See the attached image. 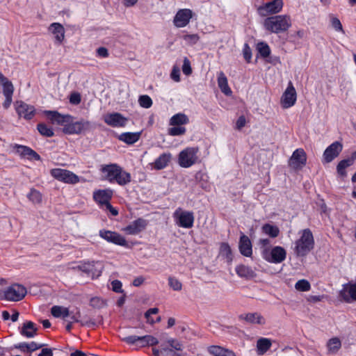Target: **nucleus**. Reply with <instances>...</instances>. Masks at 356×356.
<instances>
[{
    "label": "nucleus",
    "instance_id": "1",
    "mask_svg": "<svg viewBox=\"0 0 356 356\" xmlns=\"http://www.w3.org/2000/svg\"><path fill=\"white\" fill-rule=\"evenodd\" d=\"M102 170L106 174V179L111 183L115 182L120 186H125L131 181L130 173L115 163L106 165L103 166Z\"/></svg>",
    "mask_w": 356,
    "mask_h": 356
},
{
    "label": "nucleus",
    "instance_id": "2",
    "mask_svg": "<svg viewBox=\"0 0 356 356\" xmlns=\"http://www.w3.org/2000/svg\"><path fill=\"white\" fill-rule=\"evenodd\" d=\"M301 235L295 242L294 252L298 257H305L314 248V239L309 229L301 231Z\"/></svg>",
    "mask_w": 356,
    "mask_h": 356
},
{
    "label": "nucleus",
    "instance_id": "3",
    "mask_svg": "<svg viewBox=\"0 0 356 356\" xmlns=\"http://www.w3.org/2000/svg\"><path fill=\"white\" fill-rule=\"evenodd\" d=\"M264 25L266 30L279 33L287 31L291 26V21L290 17L286 15H275L266 18Z\"/></svg>",
    "mask_w": 356,
    "mask_h": 356
},
{
    "label": "nucleus",
    "instance_id": "4",
    "mask_svg": "<svg viewBox=\"0 0 356 356\" xmlns=\"http://www.w3.org/2000/svg\"><path fill=\"white\" fill-rule=\"evenodd\" d=\"M199 148L188 147L181 150L178 155V164L181 168H190L198 162Z\"/></svg>",
    "mask_w": 356,
    "mask_h": 356
},
{
    "label": "nucleus",
    "instance_id": "5",
    "mask_svg": "<svg viewBox=\"0 0 356 356\" xmlns=\"http://www.w3.org/2000/svg\"><path fill=\"white\" fill-rule=\"evenodd\" d=\"M176 224L183 228L189 229L194 224V214L192 211H184L178 208L173 213Z\"/></svg>",
    "mask_w": 356,
    "mask_h": 356
},
{
    "label": "nucleus",
    "instance_id": "6",
    "mask_svg": "<svg viewBox=\"0 0 356 356\" xmlns=\"http://www.w3.org/2000/svg\"><path fill=\"white\" fill-rule=\"evenodd\" d=\"M27 293L26 289L21 284H14L3 291V298L8 301L17 302L22 300Z\"/></svg>",
    "mask_w": 356,
    "mask_h": 356
},
{
    "label": "nucleus",
    "instance_id": "7",
    "mask_svg": "<svg viewBox=\"0 0 356 356\" xmlns=\"http://www.w3.org/2000/svg\"><path fill=\"white\" fill-rule=\"evenodd\" d=\"M263 257L268 262L280 264L285 260L286 252L281 246H275L272 249H264L262 252Z\"/></svg>",
    "mask_w": 356,
    "mask_h": 356
},
{
    "label": "nucleus",
    "instance_id": "8",
    "mask_svg": "<svg viewBox=\"0 0 356 356\" xmlns=\"http://www.w3.org/2000/svg\"><path fill=\"white\" fill-rule=\"evenodd\" d=\"M51 175L60 181L66 184H75L79 182V177L72 172L60 168L52 169Z\"/></svg>",
    "mask_w": 356,
    "mask_h": 356
},
{
    "label": "nucleus",
    "instance_id": "9",
    "mask_svg": "<svg viewBox=\"0 0 356 356\" xmlns=\"http://www.w3.org/2000/svg\"><path fill=\"white\" fill-rule=\"evenodd\" d=\"M73 118L69 122H67L65 127H63V132L67 134H79L82 131L90 129L91 124L89 121L81 120L79 121L73 122Z\"/></svg>",
    "mask_w": 356,
    "mask_h": 356
},
{
    "label": "nucleus",
    "instance_id": "10",
    "mask_svg": "<svg viewBox=\"0 0 356 356\" xmlns=\"http://www.w3.org/2000/svg\"><path fill=\"white\" fill-rule=\"evenodd\" d=\"M0 84L2 86L3 94L5 97V101L3 103V106L7 109L10 107L13 102L14 86L12 82L9 81L1 72Z\"/></svg>",
    "mask_w": 356,
    "mask_h": 356
},
{
    "label": "nucleus",
    "instance_id": "11",
    "mask_svg": "<svg viewBox=\"0 0 356 356\" xmlns=\"http://www.w3.org/2000/svg\"><path fill=\"white\" fill-rule=\"evenodd\" d=\"M103 120L106 124L112 127H124L128 122V118L117 112L104 115Z\"/></svg>",
    "mask_w": 356,
    "mask_h": 356
},
{
    "label": "nucleus",
    "instance_id": "12",
    "mask_svg": "<svg viewBox=\"0 0 356 356\" xmlns=\"http://www.w3.org/2000/svg\"><path fill=\"white\" fill-rule=\"evenodd\" d=\"M193 17V11L188 8L179 9L173 19V24L177 28L186 26Z\"/></svg>",
    "mask_w": 356,
    "mask_h": 356
},
{
    "label": "nucleus",
    "instance_id": "13",
    "mask_svg": "<svg viewBox=\"0 0 356 356\" xmlns=\"http://www.w3.org/2000/svg\"><path fill=\"white\" fill-rule=\"evenodd\" d=\"M297 94L295 88L291 81H289L288 86L284 92L282 98L281 104L282 107L288 108L293 106L296 102Z\"/></svg>",
    "mask_w": 356,
    "mask_h": 356
},
{
    "label": "nucleus",
    "instance_id": "14",
    "mask_svg": "<svg viewBox=\"0 0 356 356\" xmlns=\"http://www.w3.org/2000/svg\"><path fill=\"white\" fill-rule=\"evenodd\" d=\"M99 236L109 243L124 247L127 246L125 238L117 232L103 229L99 231Z\"/></svg>",
    "mask_w": 356,
    "mask_h": 356
},
{
    "label": "nucleus",
    "instance_id": "15",
    "mask_svg": "<svg viewBox=\"0 0 356 356\" xmlns=\"http://www.w3.org/2000/svg\"><path fill=\"white\" fill-rule=\"evenodd\" d=\"M147 225V220L139 218L131 222L127 226L122 229V231L129 235H137L144 230Z\"/></svg>",
    "mask_w": 356,
    "mask_h": 356
},
{
    "label": "nucleus",
    "instance_id": "16",
    "mask_svg": "<svg viewBox=\"0 0 356 356\" xmlns=\"http://www.w3.org/2000/svg\"><path fill=\"white\" fill-rule=\"evenodd\" d=\"M283 6L282 0H273L259 8L261 15L266 16L269 14L279 13Z\"/></svg>",
    "mask_w": 356,
    "mask_h": 356
},
{
    "label": "nucleus",
    "instance_id": "17",
    "mask_svg": "<svg viewBox=\"0 0 356 356\" xmlns=\"http://www.w3.org/2000/svg\"><path fill=\"white\" fill-rule=\"evenodd\" d=\"M307 161L306 153L303 149H297L295 150L290 158L289 165L293 168H301Z\"/></svg>",
    "mask_w": 356,
    "mask_h": 356
},
{
    "label": "nucleus",
    "instance_id": "18",
    "mask_svg": "<svg viewBox=\"0 0 356 356\" xmlns=\"http://www.w3.org/2000/svg\"><path fill=\"white\" fill-rule=\"evenodd\" d=\"M78 268L83 272L90 274L93 277H98L102 273V266L99 261H88L79 265Z\"/></svg>",
    "mask_w": 356,
    "mask_h": 356
},
{
    "label": "nucleus",
    "instance_id": "19",
    "mask_svg": "<svg viewBox=\"0 0 356 356\" xmlns=\"http://www.w3.org/2000/svg\"><path fill=\"white\" fill-rule=\"evenodd\" d=\"M44 114L52 124H56L65 127L67 122H69L72 117L70 115H62L57 111H45Z\"/></svg>",
    "mask_w": 356,
    "mask_h": 356
},
{
    "label": "nucleus",
    "instance_id": "20",
    "mask_svg": "<svg viewBox=\"0 0 356 356\" xmlns=\"http://www.w3.org/2000/svg\"><path fill=\"white\" fill-rule=\"evenodd\" d=\"M342 145L339 142H334L329 145L323 153V159L325 163L332 161L342 150Z\"/></svg>",
    "mask_w": 356,
    "mask_h": 356
},
{
    "label": "nucleus",
    "instance_id": "21",
    "mask_svg": "<svg viewBox=\"0 0 356 356\" xmlns=\"http://www.w3.org/2000/svg\"><path fill=\"white\" fill-rule=\"evenodd\" d=\"M16 111L19 117L31 120L35 115V108L23 102H16Z\"/></svg>",
    "mask_w": 356,
    "mask_h": 356
},
{
    "label": "nucleus",
    "instance_id": "22",
    "mask_svg": "<svg viewBox=\"0 0 356 356\" xmlns=\"http://www.w3.org/2000/svg\"><path fill=\"white\" fill-rule=\"evenodd\" d=\"M340 296L346 302L356 301V283L346 284L340 291Z\"/></svg>",
    "mask_w": 356,
    "mask_h": 356
},
{
    "label": "nucleus",
    "instance_id": "23",
    "mask_svg": "<svg viewBox=\"0 0 356 356\" xmlns=\"http://www.w3.org/2000/svg\"><path fill=\"white\" fill-rule=\"evenodd\" d=\"M113 195V191L110 189L99 190L93 193V198L95 202L102 207L109 203Z\"/></svg>",
    "mask_w": 356,
    "mask_h": 356
},
{
    "label": "nucleus",
    "instance_id": "24",
    "mask_svg": "<svg viewBox=\"0 0 356 356\" xmlns=\"http://www.w3.org/2000/svg\"><path fill=\"white\" fill-rule=\"evenodd\" d=\"M14 148L16 149L17 153L21 156L26 157L29 159H34L35 161L40 160V155L27 146L16 144L15 145Z\"/></svg>",
    "mask_w": 356,
    "mask_h": 356
},
{
    "label": "nucleus",
    "instance_id": "25",
    "mask_svg": "<svg viewBox=\"0 0 356 356\" xmlns=\"http://www.w3.org/2000/svg\"><path fill=\"white\" fill-rule=\"evenodd\" d=\"M172 159V154L169 152L161 154L154 162L151 163L152 168L155 170H160L166 168Z\"/></svg>",
    "mask_w": 356,
    "mask_h": 356
},
{
    "label": "nucleus",
    "instance_id": "26",
    "mask_svg": "<svg viewBox=\"0 0 356 356\" xmlns=\"http://www.w3.org/2000/svg\"><path fill=\"white\" fill-rule=\"evenodd\" d=\"M239 318L251 324L264 325L266 322L265 318L261 314L257 312L242 314Z\"/></svg>",
    "mask_w": 356,
    "mask_h": 356
},
{
    "label": "nucleus",
    "instance_id": "27",
    "mask_svg": "<svg viewBox=\"0 0 356 356\" xmlns=\"http://www.w3.org/2000/svg\"><path fill=\"white\" fill-rule=\"evenodd\" d=\"M355 160H356V150L354 152H353L350 158L341 160L338 163L337 166V170L338 174L342 177H346L347 172L346 171V168L352 165Z\"/></svg>",
    "mask_w": 356,
    "mask_h": 356
},
{
    "label": "nucleus",
    "instance_id": "28",
    "mask_svg": "<svg viewBox=\"0 0 356 356\" xmlns=\"http://www.w3.org/2000/svg\"><path fill=\"white\" fill-rule=\"evenodd\" d=\"M239 250L240 252L245 257H250L252 254L251 241L245 234H243L240 238Z\"/></svg>",
    "mask_w": 356,
    "mask_h": 356
},
{
    "label": "nucleus",
    "instance_id": "29",
    "mask_svg": "<svg viewBox=\"0 0 356 356\" xmlns=\"http://www.w3.org/2000/svg\"><path fill=\"white\" fill-rule=\"evenodd\" d=\"M49 31L59 43L62 42L65 38V29L59 23H52L49 27Z\"/></svg>",
    "mask_w": 356,
    "mask_h": 356
},
{
    "label": "nucleus",
    "instance_id": "30",
    "mask_svg": "<svg viewBox=\"0 0 356 356\" xmlns=\"http://www.w3.org/2000/svg\"><path fill=\"white\" fill-rule=\"evenodd\" d=\"M38 327L35 323L32 321H27L23 324L20 333L27 338H32L36 335Z\"/></svg>",
    "mask_w": 356,
    "mask_h": 356
},
{
    "label": "nucleus",
    "instance_id": "31",
    "mask_svg": "<svg viewBox=\"0 0 356 356\" xmlns=\"http://www.w3.org/2000/svg\"><path fill=\"white\" fill-rule=\"evenodd\" d=\"M208 351L213 356H236L233 351L219 346H211Z\"/></svg>",
    "mask_w": 356,
    "mask_h": 356
},
{
    "label": "nucleus",
    "instance_id": "32",
    "mask_svg": "<svg viewBox=\"0 0 356 356\" xmlns=\"http://www.w3.org/2000/svg\"><path fill=\"white\" fill-rule=\"evenodd\" d=\"M140 136V132H124L118 136V139L128 145L136 143Z\"/></svg>",
    "mask_w": 356,
    "mask_h": 356
},
{
    "label": "nucleus",
    "instance_id": "33",
    "mask_svg": "<svg viewBox=\"0 0 356 356\" xmlns=\"http://www.w3.org/2000/svg\"><path fill=\"white\" fill-rule=\"evenodd\" d=\"M218 85L222 92L225 95H230L232 94V92L229 87L227 79L222 72H220L218 74Z\"/></svg>",
    "mask_w": 356,
    "mask_h": 356
},
{
    "label": "nucleus",
    "instance_id": "34",
    "mask_svg": "<svg viewBox=\"0 0 356 356\" xmlns=\"http://www.w3.org/2000/svg\"><path fill=\"white\" fill-rule=\"evenodd\" d=\"M167 343L169 345V346L171 347L170 349L168 348L167 344L165 343H161V351L164 353H167L168 351H172L173 350H181L182 348V344L179 343L177 339L170 338L167 340Z\"/></svg>",
    "mask_w": 356,
    "mask_h": 356
},
{
    "label": "nucleus",
    "instance_id": "35",
    "mask_svg": "<svg viewBox=\"0 0 356 356\" xmlns=\"http://www.w3.org/2000/svg\"><path fill=\"white\" fill-rule=\"evenodd\" d=\"M189 122V119L184 113H177L170 120V124L172 126H181Z\"/></svg>",
    "mask_w": 356,
    "mask_h": 356
},
{
    "label": "nucleus",
    "instance_id": "36",
    "mask_svg": "<svg viewBox=\"0 0 356 356\" xmlns=\"http://www.w3.org/2000/svg\"><path fill=\"white\" fill-rule=\"evenodd\" d=\"M51 313L56 318H65L71 315L72 312L67 307L56 305L51 307Z\"/></svg>",
    "mask_w": 356,
    "mask_h": 356
},
{
    "label": "nucleus",
    "instance_id": "37",
    "mask_svg": "<svg viewBox=\"0 0 356 356\" xmlns=\"http://www.w3.org/2000/svg\"><path fill=\"white\" fill-rule=\"evenodd\" d=\"M236 274L241 277H252L254 275L251 268L245 265H239L236 268Z\"/></svg>",
    "mask_w": 356,
    "mask_h": 356
},
{
    "label": "nucleus",
    "instance_id": "38",
    "mask_svg": "<svg viewBox=\"0 0 356 356\" xmlns=\"http://www.w3.org/2000/svg\"><path fill=\"white\" fill-rule=\"evenodd\" d=\"M271 346V341L266 338H261L257 341V348L259 354H264Z\"/></svg>",
    "mask_w": 356,
    "mask_h": 356
},
{
    "label": "nucleus",
    "instance_id": "39",
    "mask_svg": "<svg viewBox=\"0 0 356 356\" xmlns=\"http://www.w3.org/2000/svg\"><path fill=\"white\" fill-rule=\"evenodd\" d=\"M341 346V341L337 337L330 339L327 343V347L330 353H336Z\"/></svg>",
    "mask_w": 356,
    "mask_h": 356
},
{
    "label": "nucleus",
    "instance_id": "40",
    "mask_svg": "<svg viewBox=\"0 0 356 356\" xmlns=\"http://www.w3.org/2000/svg\"><path fill=\"white\" fill-rule=\"evenodd\" d=\"M220 254L227 259L228 263L232 261V250L227 243H222L220 247Z\"/></svg>",
    "mask_w": 356,
    "mask_h": 356
},
{
    "label": "nucleus",
    "instance_id": "41",
    "mask_svg": "<svg viewBox=\"0 0 356 356\" xmlns=\"http://www.w3.org/2000/svg\"><path fill=\"white\" fill-rule=\"evenodd\" d=\"M158 339L152 335H145L140 337V347H145L147 346H154L158 344Z\"/></svg>",
    "mask_w": 356,
    "mask_h": 356
},
{
    "label": "nucleus",
    "instance_id": "42",
    "mask_svg": "<svg viewBox=\"0 0 356 356\" xmlns=\"http://www.w3.org/2000/svg\"><path fill=\"white\" fill-rule=\"evenodd\" d=\"M262 230L265 234L273 238L277 237L280 233V230L277 227L269 224L264 225L262 227Z\"/></svg>",
    "mask_w": 356,
    "mask_h": 356
},
{
    "label": "nucleus",
    "instance_id": "43",
    "mask_svg": "<svg viewBox=\"0 0 356 356\" xmlns=\"http://www.w3.org/2000/svg\"><path fill=\"white\" fill-rule=\"evenodd\" d=\"M27 197L33 204H39L42 202L41 193L35 188L31 189L30 192L27 194Z\"/></svg>",
    "mask_w": 356,
    "mask_h": 356
},
{
    "label": "nucleus",
    "instance_id": "44",
    "mask_svg": "<svg viewBox=\"0 0 356 356\" xmlns=\"http://www.w3.org/2000/svg\"><path fill=\"white\" fill-rule=\"evenodd\" d=\"M295 288L299 291H308L311 289L310 283L305 279L298 280L296 284Z\"/></svg>",
    "mask_w": 356,
    "mask_h": 356
},
{
    "label": "nucleus",
    "instance_id": "45",
    "mask_svg": "<svg viewBox=\"0 0 356 356\" xmlns=\"http://www.w3.org/2000/svg\"><path fill=\"white\" fill-rule=\"evenodd\" d=\"M37 128L40 134L44 136L51 137L54 135L52 129L48 127L45 124H38Z\"/></svg>",
    "mask_w": 356,
    "mask_h": 356
},
{
    "label": "nucleus",
    "instance_id": "46",
    "mask_svg": "<svg viewBox=\"0 0 356 356\" xmlns=\"http://www.w3.org/2000/svg\"><path fill=\"white\" fill-rule=\"evenodd\" d=\"M70 318L74 322H80L81 325H87V326H95L96 325V323L94 321L90 320V321H81L79 320V318L81 317V313L79 311H78L75 314H71L70 316Z\"/></svg>",
    "mask_w": 356,
    "mask_h": 356
},
{
    "label": "nucleus",
    "instance_id": "47",
    "mask_svg": "<svg viewBox=\"0 0 356 356\" xmlns=\"http://www.w3.org/2000/svg\"><path fill=\"white\" fill-rule=\"evenodd\" d=\"M138 103L141 107L149 108L152 105V100L148 95H144L139 97Z\"/></svg>",
    "mask_w": 356,
    "mask_h": 356
},
{
    "label": "nucleus",
    "instance_id": "48",
    "mask_svg": "<svg viewBox=\"0 0 356 356\" xmlns=\"http://www.w3.org/2000/svg\"><path fill=\"white\" fill-rule=\"evenodd\" d=\"M257 49L261 56L264 58L268 57L270 54L269 46L264 42L259 43L257 45Z\"/></svg>",
    "mask_w": 356,
    "mask_h": 356
},
{
    "label": "nucleus",
    "instance_id": "49",
    "mask_svg": "<svg viewBox=\"0 0 356 356\" xmlns=\"http://www.w3.org/2000/svg\"><path fill=\"white\" fill-rule=\"evenodd\" d=\"M168 284L170 288H172L174 291H180L182 288V284L179 282V280H177L175 277H168Z\"/></svg>",
    "mask_w": 356,
    "mask_h": 356
},
{
    "label": "nucleus",
    "instance_id": "50",
    "mask_svg": "<svg viewBox=\"0 0 356 356\" xmlns=\"http://www.w3.org/2000/svg\"><path fill=\"white\" fill-rule=\"evenodd\" d=\"M186 128L181 126H174L168 129V134L170 136H181L186 133Z\"/></svg>",
    "mask_w": 356,
    "mask_h": 356
},
{
    "label": "nucleus",
    "instance_id": "51",
    "mask_svg": "<svg viewBox=\"0 0 356 356\" xmlns=\"http://www.w3.org/2000/svg\"><path fill=\"white\" fill-rule=\"evenodd\" d=\"M330 21L332 26L335 31L343 32L342 24L337 17L330 15Z\"/></svg>",
    "mask_w": 356,
    "mask_h": 356
},
{
    "label": "nucleus",
    "instance_id": "52",
    "mask_svg": "<svg viewBox=\"0 0 356 356\" xmlns=\"http://www.w3.org/2000/svg\"><path fill=\"white\" fill-rule=\"evenodd\" d=\"M90 305L95 308H101L104 306L105 303L103 300L98 297L92 298L90 300Z\"/></svg>",
    "mask_w": 356,
    "mask_h": 356
},
{
    "label": "nucleus",
    "instance_id": "53",
    "mask_svg": "<svg viewBox=\"0 0 356 356\" xmlns=\"http://www.w3.org/2000/svg\"><path fill=\"white\" fill-rule=\"evenodd\" d=\"M182 72L186 75H190L192 73L191 62L186 57H185L184 59Z\"/></svg>",
    "mask_w": 356,
    "mask_h": 356
},
{
    "label": "nucleus",
    "instance_id": "54",
    "mask_svg": "<svg viewBox=\"0 0 356 356\" xmlns=\"http://www.w3.org/2000/svg\"><path fill=\"white\" fill-rule=\"evenodd\" d=\"M159 312V309L156 307L149 309L145 314V316L147 318V322L153 324L154 320L150 317L152 314H156Z\"/></svg>",
    "mask_w": 356,
    "mask_h": 356
},
{
    "label": "nucleus",
    "instance_id": "55",
    "mask_svg": "<svg viewBox=\"0 0 356 356\" xmlns=\"http://www.w3.org/2000/svg\"><path fill=\"white\" fill-rule=\"evenodd\" d=\"M170 78L175 82L180 81V70L179 67L174 66L170 73Z\"/></svg>",
    "mask_w": 356,
    "mask_h": 356
},
{
    "label": "nucleus",
    "instance_id": "56",
    "mask_svg": "<svg viewBox=\"0 0 356 356\" xmlns=\"http://www.w3.org/2000/svg\"><path fill=\"white\" fill-rule=\"evenodd\" d=\"M122 340L129 344L137 343L139 346L140 337L131 335L123 338Z\"/></svg>",
    "mask_w": 356,
    "mask_h": 356
},
{
    "label": "nucleus",
    "instance_id": "57",
    "mask_svg": "<svg viewBox=\"0 0 356 356\" xmlns=\"http://www.w3.org/2000/svg\"><path fill=\"white\" fill-rule=\"evenodd\" d=\"M200 38L197 34L186 35L184 36V40L191 44H194L197 42Z\"/></svg>",
    "mask_w": 356,
    "mask_h": 356
},
{
    "label": "nucleus",
    "instance_id": "58",
    "mask_svg": "<svg viewBox=\"0 0 356 356\" xmlns=\"http://www.w3.org/2000/svg\"><path fill=\"white\" fill-rule=\"evenodd\" d=\"M45 346H46V344H44V343H37L34 341H32L30 343H28L27 351L33 352L36 350H38V349Z\"/></svg>",
    "mask_w": 356,
    "mask_h": 356
},
{
    "label": "nucleus",
    "instance_id": "59",
    "mask_svg": "<svg viewBox=\"0 0 356 356\" xmlns=\"http://www.w3.org/2000/svg\"><path fill=\"white\" fill-rule=\"evenodd\" d=\"M112 289L113 291L116 293H122L123 290L122 289V282L119 280H113L111 282Z\"/></svg>",
    "mask_w": 356,
    "mask_h": 356
},
{
    "label": "nucleus",
    "instance_id": "60",
    "mask_svg": "<svg viewBox=\"0 0 356 356\" xmlns=\"http://www.w3.org/2000/svg\"><path fill=\"white\" fill-rule=\"evenodd\" d=\"M70 102L74 105H77L81 102V95L78 92L72 93L70 97Z\"/></svg>",
    "mask_w": 356,
    "mask_h": 356
},
{
    "label": "nucleus",
    "instance_id": "61",
    "mask_svg": "<svg viewBox=\"0 0 356 356\" xmlns=\"http://www.w3.org/2000/svg\"><path fill=\"white\" fill-rule=\"evenodd\" d=\"M97 55L101 58H107L109 56L108 51L106 47H101L97 49Z\"/></svg>",
    "mask_w": 356,
    "mask_h": 356
},
{
    "label": "nucleus",
    "instance_id": "62",
    "mask_svg": "<svg viewBox=\"0 0 356 356\" xmlns=\"http://www.w3.org/2000/svg\"><path fill=\"white\" fill-rule=\"evenodd\" d=\"M243 56H244V58L248 62H250L251 57H252V54H251V50L247 44H245V47L243 49Z\"/></svg>",
    "mask_w": 356,
    "mask_h": 356
},
{
    "label": "nucleus",
    "instance_id": "63",
    "mask_svg": "<svg viewBox=\"0 0 356 356\" xmlns=\"http://www.w3.org/2000/svg\"><path fill=\"white\" fill-rule=\"evenodd\" d=\"M245 122H246V121H245V117L243 115L240 116L236 121V128L238 129H241V128H243L245 126Z\"/></svg>",
    "mask_w": 356,
    "mask_h": 356
},
{
    "label": "nucleus",
    "instance_id": "64",
    "mask_svg": "<svg viewBox=\"0 0 356 356\" xmlns=\"http://www.w3.org/2000/svg\"><path fill=\"white\" fill-rule=\"evenodd\" d=\"M53 352L51 348H42L38 356H52Z\"/></svg>",
    "mask_w": 356,
    "mask_h": 356
}]
</instances>
